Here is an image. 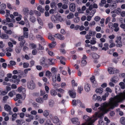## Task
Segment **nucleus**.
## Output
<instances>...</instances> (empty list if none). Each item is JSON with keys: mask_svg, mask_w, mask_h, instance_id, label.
I'll list each match as a JSON object with an SVG mask.
<instances>
[{"mask_svg": "<svg viewBox=\"0 0 125 125\" xmlns=\"http://www.w3.org/2000/svg\"><path fill=\"white\" fill-rule=\"evenodd\" d=\"M125 100V90L122 93H119L113 98L111 97L109 99L108 102H104L102 103L101 107L98 108L99 111L96 112L94 115L90 117L85 115L83 116V119L86 121L85 125H94L93 123L97 120V117L102 118L104 115L111 109H113L118 105V103Z\"/></svg>", "mask_w": 125, "mask_h": 125, "instance_id": "nucleus-1", "label": "nucleus"}, {"mask_svg": "<svg viewBox=\"0 0 125 125\" xmlns=\"http://www.w3.org/2000/svg\"><path fill=\"white\" fill-rule=\"evenodd\" d=\"M92 57L94 59V62L95 63H97L98 62V59L100 57L99 55L97 53H93L92 54Z\"/></svg>", "mask_w": 125, "mask_h": 125, "instance_id": "nucleus-2", "label": "nucleus"}, {"mask_svg": "<svg viewBox=\"0 0 125 125\" xmlns=\"http://www.w3.org/2000/svg\"><path fill=\"white\" fill-rule=\"evenodd\" d=\"M28 87L31 89H32L35 87V85L34 82L32 81H30L27 84Z\"/></svg>", "mask_w": 125, "mask_h": 125, "instance_id": "nucleus-3", "label": "nucleus"}, {"mask_svg": "<svg viewBox=\"0 0 125 125\" xmlns=\"http://www.w3.org/2000/svg\"><path fill=\"white\" fill-rule=\"evenodd\" d=\"M53 36L55 38L61 40H63L65 38L63 35L59 33L55 34L53 35Z\"/></svg>", "mask_w": 125, "mask_h": 125, "instance_id": "nucleus-4", "label": "nucleus"}, {"mask_svg": "<svg viewBox=\"0 0 125 125\" xmlns=\"http://www.w3.org/2000/svg\"><path fill=\"white\" fill-rule=\"evenodd\" d=\"M108 71L110 74H113L118 72V71L115 68L111 67L108 68Z\"/></svg>", "mask_w": 125, "mask_h": 125, "instance_id": "nucleus-5", "label": "nucleus"}, {"mask_svg": "<svg viewBox=\"0 0 125 125\" xmlns=\"http://www.w3.org/2000/svg\"><path fill=\"white\" fill-rule=\"evenodd\" d=\"M69 94L71 97L74 98L75 97L76 94L74 90H70L68 92Z\"/></svg>", "mask_w": 125, "mask_h": 125, "instance_id": "nucleus-6", "label": "nucleus"}, {"mask_svg": "<svg viewBox=\"0 0 125 125\" xmlns=\"http://www.w3.org/2000/svg\"><path fill=\"white\" fill-rule=\"evenodd\" d=\"M93 100L94 101H95L97 100L100 101L101 100V97L99 96H97L96 94H94L92 97Z\"/></svg>", "mask_w": 125, "mask_h": 125, "instance_id": "nucleus-7", "label": "nucleus"}, {"mask_svg": "<svg viewBox=\"0 0 125 125\" xmlns=\"http://www.w3.org/2000/svg\"><path fill=\"white\" fill-rule=\"evenodd\" d=\"M76 6L75 4L73 3L70 4L69 5V9L72 12L74 11L75 10Z\"/></svg>", "mask_w": 125, "mask_h": 125, "instance_id": "nucleus-8", "label": "nucleus"}, {"mask_svg": "<svg viewBox=\"0 0 125 125\" xmlns=\"http://www.w3.org/2000/svg\"><path fill=\"white\" fill-rule=\"evenodd\" d=\"M23 14L25 16L27 15L29 13V10L28 8L24 7L22 9V11Z\"/></svg>", "mask_w": 125, "mask_h": 125, "instance_id": "nucleus-9", "label": "nucleus"}, {"mask_svg": "<svg viewBox=\"0 0 125 125\" xmlns=\"http://www.w3.org/2000/svg\"><path fill=\"white\" fill-rule=\"evenodd\" d=\"M90 79L91 82L93 83V87H95L97 85V84L96 83V81L95 80L94 76H92L90 78Z\"/></svg>", "mask_w": 125, "mask_h": 125, "instance_id": "nucleus-10", "label": "nucleus"}, {"mask_svg": "<svg viewBox=\"0 0 125 125\" xmlns=\"http://www.w3.org/2000/svg\"><path fill=\"white\" fill-rule=\"evenodd\" d=\"M109 95V93L108 92H106L105 93L104 95L101 97V100H100V101H101L102 100L104 101H105L106 100V98L108 97Z\"/></svg>", "mask_w": 125, "mask_h": 125, "instance_id": "nucleus-11", "label": "nucleus"}, {"mask_svg": "<svg viewBox=\"0 0 125 125\" xmlns=\"http://www.w3.org/2000/svg\"><path fill=\"white\" fill-rule=\"evenodd\" d=\"M24 98H23L21 95L20 94H18L16 95V98H14V100L16 101L18 100V99H21L22 100H23L25 97V95H24Z\"/></svg>", "mask_w": 125, "mask_h": 125, "instance_id": "nucleus-12", "label": "nucleus"}, {"mask_svg": "<svg viewBox=\"0 0 125 125\" xmlns=\"http://www.w3.org/2000/svg\"><path fill=\"white\" fill-rule=\"evenodd\" d=\"M56 19L57 20V23L58 22V21L62 22L63 21V18L59 13H57L56 14Z\"/></svg>", "mask_w": 125, "mask_h": 125, "instance_id": "nucleus-13", "label": "nucleus"}, {"mask_svg": "<svg viewBox=\"0 0 125 125\" xmlns=\"http://www.w3.org/2000/svg\"><path fill=\"white\" fill-rule=\"evenodd\" d=\"M95 10H96L95 9H93V12H92V13H90V15L92 16H87V21H89L91 20L92 17L93 16L95 12Z\"/></svg>", "mask_w": 125, "mask_h": 125, "instance_id": "nucleus-14", "label": "nucleus"}, {"mask_svg": "<svg viewBox=\"0 0 125 125\" xmlns=\"http://www.w3.org/2000/svg\"><path fill=\"white\" fill-rule=\"evenodd\" d=\"M53 121L54 123L57 124V125H59L60 124V123L58 118L56 116H55L53 118Z\"/></svg>", "mask_w": 125, "mask_h": 125, "instance_id": "nucleus-15", "label": "nucleus"}, {"mask_svg": "<svg viewBox=\"0 0 125 125\" xmlns=\"http://www.w3.org/2000/svg\"><path fill=\"white\" fill-rule=\"evenodd\" d=\"M100 106V104L99 103H95L94 105L93 104L92 105V108L93 110L94 111H97V108L99 107Z\"/></svg>", "mask_w": 125, "mask_h": 125, "instance_id": "nucleus-16", "label": "nucleus"}, {"mask_svg": "<svg viewBox=\"0 0 125 125\" xmlns=\"http://www.w3.org/2000/svg\"><path fill=\"white\" fill-rule=\"evenodd\" d=\"M124 1V0H116L115 2V1H113L112 2V3L114 4V5H111V6L113 7L114 8H115L116 7V5L115 3V2L118 3L119 2L121 3L123 2Z\"/></svg>", "mask_w": 125, "mask_h": 125, "instance_id": "nucleus-17", "label": "nucleus"}, {"mask_svg": "<svg viewBox=\"0 0 125 125\" xmlns=\"http://www.w3.org/2000/svg\"><path fill=\"white\" fill-rule=\"evenodd\" d=\"M56 45V43L55 41H53L51 43H50L48 45V46L50 48H54Z\"/></svg>", "mask_w": 125, "mask_h": 125, "instance_id": "nucleus-18", "label": "nucleus"}, {"mask_svg": "<svg viewBox=\"0 0 125 125\" xmlns=\"http://www.w3.org/2000/svg\"><path fill=\"white\" fill-rule=\"evenodd\" d=\"M40 64L41 65L43 66H45L46 64L45 62V59L44 58H41L40 61Z\"/></svg>", "mask_w": 125, "mask_h": 125, "instance_id": "nucleus-19", "label": "nucleus"}, {"mask_svg": "<svg viewBox=\"0 0 125 125\" xmlns=\"http://www.w3.org/2000/svg\"><path fill=\"white\" fill-rule=\"evenodd\" d=\"M77 104L79 105L81 107L83 108H84L85 107L84 104L82 103L79 100H77Z\"/></svg>", "mask_w": 125, "mask_h": 125, "instance_id": "nucleus-20", "label": "nucleus"}, {"mask_svg": "<svg viewBox=\"0 0 125 125\" xmlns=\"http://www.w3.org/2000/svg\"><path fill=\"white\" fill-rule=\"evenodd\" d=\"M113 27L115 28L114 31L116 32L118 31L119 30V28L118 27V24L117 23H114Z\"/></svg>", "mask_w": 125, "mask_h": 125, "instance_id": "nucleus-21", "label": "nucleus"}, {"mask_svg": "<svg viewBox=\"0 0 125 125\" xmlns=\"http://www.w3.org/2000/svg\"><path fill=\"white\" fill-rule=\"evenodd\" d=\"M51 20L53 22L57 23L56 15V16L54 15H52L51 17Z\"/></svg>", "mask_w": 125, "mask_h": 125, "instance_id": "nucleus-22", "label": "nucleus"}, {"mask_svg": "<svg viewBox=\"0 0 125 125\" xmlns=\"http://www.w3.org/2000/svg\"><path fill=\"white\" fill-rule=\"evenodd\" d=\"M50 93L51 95L53 96H55L57 94V93L56 91L53 89H52L51 90Z\"/></svg>", "mask_w": 125, "mask_h": 125, "instance_id": "nucleus-23", "label": "nucleus"}, {"mask_svg": "<svg viewBox=\"0 0 125 125\" xmlns=\"http://www.w3.org/2000/svg\"><path fill=\"white\" fill-rule=\"evenodd\" d=\"M90 85L88 84H86L84 86V89L85 91L87 92L89 91L90 90Z\"/></svg>", "mask_w": 125, "mask_h": 125, "instance_id": "nucleus-24", "label": "nucleus"}, {"mask_svg": "<svg viewBox=\"0 0 125 125\" xmlns=\"http://www.w3.org/2000/svg\"><path fill=\"white\" fill-rule=\"evenodd\" d=\"M36 101L38 103L42 104L43 102V99L41 97H39L37 98L36 99Z\"/></svg>", "mask_w": 125, "mask_h": 125, "instance_id": "nucleus-25", "label": "nucleus"}, {"mask_svg": "<svg viewBox=\"0 0 125 125\" xmlns=\"http://www.w3.org/2000/svg\"><path fill=\"white\" fill-rule=\"evenodd\" d=\"M54 25L52 22H49L48 23L47 27L49 29H52Z\"/></svg>", "mask_w": 125, "mask_h": 125, "instance_id": "nucleus-26", "label": "nucleus"}, {"mask_svg": "<svg viewBox=\"0 0 125 125\" xmlns=\"http://www.w3.org/2000/svg\"><path fill=\"white\" fill-rule=\"evenodd\" d=\"M0 37L2 39H7L9 38L8 36L6 34L2 33L0 35Z\"/></svg>", "mask_w": 125, "mask_h": 125, "instance_id": "nucleus-27", "label": "nucleus"}, {"mask_svg": "<svg viewBox=\"0 0 125 125\" xmlns=\"http://www.w3.org/2000/svg\"><path fill=\"white\" fill-rule=\"evenodd\" d=\"M5 110L7 111H9L11 110L10 107L8 104H5L4 106Z\"/></svg>", "mask_w": 125, "mask_h": 125, "instance_id": "nucleus-28", "label": "nucleus"}, {"mask_svg": "<svg viewBox=\"0 0 125 125\" xmlns=\"http://www.w3.org/2000/svg\"><path fill=\"white\" fill-rule=\"evenodd\" d=\"M37 10L42 13H43L44 11V9L42 8V6L41 5H39L38 6L37 8Z\"/></svg>", "mask_w": 125, "mask_h": 125, "instance_id": "nucleus-29", "label": "nucleus"}, {"mask_svg": "<svg viewBox=\"0 0 125 125\" xmlns=\"http://www.w3.org/2000/svg\"><path fill=\"white\" fill-rule=\"evenodd\" d=\"M43 114L45 117H47L49 115V110H45L43 111Z\"/></svg>", "mask_w": 125, "mask_h": 125, "instance_id": "nucleus-30", "label": "nucleus"}, {"mask_svg": "<svg viewBox=\"0 0 125 125\" xmlns=\"http://www.w3.org/2000/svg\"><path fill=\"white\" fill-rule=\"evenodd\" d=\"M89 34L91 36H95L96 34V32L95 31L89 30Z\"/></svg>", "mask_w": 125, "mask_h": 125, "instance_id": "nucleus-31", "label": "nucleus"}, {"mask_svg": "<svg viewBox=\"0 0 125 125\" xmlns=\"http://www.w3.org/2000/svg\"><path fill=\"white\" fill-rule=\"evenodd\" d=\"M52 73L49 71H47L45 72V75L46 76L50 78L52 75Z\"/></svg>", "mask_w": 125, "mask_h": 125, "instance_id": "nucleus-32", "label": "nucleus"}, {"mask_svg": "<svg viewBox=\"0 0 125 125\" xmlns=\"http://www.w3.org/2000/svg\"><path fill=\"white\" fill-rule=\"evenodd\" d=\"M103 89L101 88H99L96 89L95 92L97 93L101 94L103 92Z\"/></svg>", "mask_w": 125, "mask_h": 125, "instance_id": "nucleus-33", "label": "nucleus"}, {"mask_svg": "<svg viewBox=\"0 0 125 125\" xmlns=\"http://www.w3.org/2000/svg\"><path fill=\"white\" fill-rule=\"evenodd\" d=\"M96 39L95 37H93L91 40H90V44L93 45L95 44L96 43Z\"/></svg>", "mask_w": 125, "mask_h": 125, "instance_id": "nucleus-34", "label": "nucleus"}, {"mask_svg": "<svg viewBox=\"0 0 125 125\" xmlns=\"http://www.w3.org/2000/svg\"><path fill=\"white\" fill-rule=\"evenodd\" d=\"M49 63L51 65H52L56 62V60L53 59H49L48 60Z\"/></svg>", "mask_w": 125, "mask_h": 125, "instance_id": "nucleus-35", "label": "nucleus"}, {"mask_svg": "<svg viewBox=\"0 0 125 125\" xmlns=\"http://www.w3.org/2000/svg\"><path fill=\"white\" fill-rule=\"evenodd\" d=\"M104 47L102 48V50L106 51L108 49L109 45L108 43H105L104 44Z\"/></svg>", "mask_w": 125, "mask_h": 125, "instance_id": "nucleus-36", "label": "nucleus"}, {"mask_svg": "<svg viewBox=\"0 0 125 125\" xmlns=\"http://www.w3.org/2000/svg\"><path fill=\"white\" fill-rule=\"evenodd\" d=\"M31 70V68H29L25 69L24 70V74L23 75V77H25L26 76V74H27L28 73V71H30Z\"/></svg>", "mask_w": 125, "mask_h": 125, "instance_id": "nucleus-37", "label": "nucleus"}, {"mask_svg": "<svg viewBox=\"0 0 125 125\" xmlns=\"http://www.w3.org/2000/svg\"><path fill=\"white\" fill-rule=\"evenodd\" d=\"M87 64V62L86 60H82L81 63V65L82 66H85Z\"/></svg>", "mask_w": 125, "mask_h": 125, "instance_id": "nucleus-38", "label": "nucleus"}, {"mask_svg": "<svg viewBox=\"0 0 125 125\" xmlns=\"http://www.w3.org/2000/svg\"><path fill=\"white\" fill-rule=\"evenodd\" d=\"M106 3V1L105 0H101L99 5L101 7H103Z\"/></svg>", "mask_w": 125, "mask_h": 125, "instance_id": "nucleus-39", "label": "nucleus"}, {"mask_svg": "<svg viewBox=\"0 0 125 125\" xmlns=\"http://www.w3.org/2000/svg\"><path fill=\"white\" fill-rule=\"evenodd\" d=\"M74 16V14L72 13H70L69 15L67 16V18L68 19H70L73 18Z\"/></svg>", "mask_w": 125, "mask_h": 125, "instance_id": "nucleus-40", "label": "nucleus"}, {"mask_svg": "<svg viewBox=\"0 0 125 125\" xmlns=\"http://www.w3.org/2000/svg\"><path fill=\"white\" fill-rule=\"evenodd\" d=\"M15 92L14 90H12L8 94V95L10 97H12L15 94Z\"/></svg>", "mask_w": 125, "mask_h": 125, "instance_id": "nucleus-41", "label": "nucleus"}, {"mask_svg": "<svg viewBox=\"0 0 125 125\" xmlns=\"http://www.w3.org/2000/svg\"><path fill=\"white\" fill-rule=\"evenodd\" d=\"M36 37L38 39L42 40V41L43 42H44L45 41V40L43 39V37L40 35H36Z\"/></svg>", "mask_w": 125, "mask_h": 125, "instance_id": "nucleus-42", "label": "nucleus"}, {"mask_svg": "<svg viewBox=\"0 0 125 125\" xmlns=\"http://www.w3.org/2000/svg\"><path fill=\"white\" fill-rule=\"evenodd\" d=\"M120 122L123 125L125 124V117H122L121 118Z\"/></svg>", "mask_w": 125, "mask_h": 125, "instance_id": "nucleus-43", "label": "nucleus"}, {"mask_svg": "<svg viewBox=\"0 0 125 125\" xmlns=\"http://www.w3.org/2000/svg\"><path fill=\"white\" fill-rule=\"evenodd\" d=\"M52 78L53 81H55L56 80V73L52 74Z\"/></svg>", "mask_w": 125, "mask_h": 125, "instance_id": "nucleus-44", "label": "nucleus"}, {"mask_svg": "<svg viewBox=\"0 0 125 125\" xmlns=\"http://www.w3.org/2000/svg\"><path fill=\"white\" fill-rule=\"evenodd\" d=\"M121 11V9L120 8H117L114 10V12L118 14L120 13Z\"/></svg>", "mask_w": 125, "mask_h": 125, "instance_id": "nucleus-45", "label": "nucleus"}, {"mask_svg": "<svg viewBox=\"0 0 125 125\" xmlns=\"http://www.w3.org/2000/svg\"><path fill=\"white\" fill-rule=\"evenodd\" d=\"M119 84L122 89H124L125 88V84L123 82H121L119 83Z\"/></svg>", "mask_w": 125, "mask_h": 125, "instance_id": "nucleus-46", "label": "nucleus"}, {"mask_svg": "<svg viewBox=\"0 0 125 125\" xmlns=\"http://www.w3.org/2000/svg\"><path fill=\"white\" fill-rule=\"evenodd\" d=\"M116 42L117 43V46L120 47H121L122 46L121 41L118 42L117 41H116Z\"/></svg>", "mask_w": 125, "mask_h": 125, "instance_id": "nucleus-47", "label": "nucleus"}, {"mask_svg": "<svg viewBox=\"0 0 125 125\" xmlns=\"http://www.w3.org/2000/svg\"><path fill=\"white\" fill-rule=\"evenodd\" d=\"M111 80L113 82L116 83L118 81V79L116 78V77H114L112 78Z\"/></svg>", "mask_w": 125, "mask_h": 125, "instance_id": "nucleus-48", "label": "nucleus"}, {"mask_svg": "<svg viewBox=\"0 0 125 125\" xmlns=\"http://www.w3.org/2000/svg\"><path fill=\"white\" fill-rule=\"evenodd\" d=\"M37 19L39 23L41 26H43V22L41 19L40 18L38 17Z\"/></svg>", "mask_w": 125, "mask_h": 125, "instance_id": "nucleus-49", "label": "nucleus"}, {"mask_svg": "<svg viewBox=\"0 0 125 125\" xmlns=\"http://www.w3.org/2000/svg\"><path fill=\"white\" fill-rule=\"evenodd\" d=\"M25 88H23L22 86H21L18 87L17 89L18 91L19 92L21 93V92L22 90H25Z\"/></svg>", "mask_w": 125, "mask_h": 125, "instance_id": "nucleus-50", "label": "nucleus"}, {"mask_svg": "<svg viewBox=\"0 0 125 125\" xmlns=\"http://www.w3.org/2000/svg\"><path fill=\"white\" fill-rule=\"evenodd\" d=\"M21 48L19 47H17L15 49V51L17 53H19L20 52Z\"/></svg>", "mask_w": 125, "mask_h": 125, "instance_id": "nucleus-51", "label": "nucleus"}, {"mask_svg": "<svg viewBox=\"0 0 125 125\" xmlns=\"http://www.w3.org/2000/svg\"><path fill=\"white\" fill-rule=\"evenodd\" d=\"M83 87L82 86H78V91L80 94H81V91L83 90Z\"/></svg>", "mask_w": 125, "mask_h": 125, "instance_id": "nucleus-52", "label": "nucleus"}, {"mask_svg": "<svg viewBox=\"0 0 125 125\" xmlns=\"http://www.w3.org/2000/svg\"><path fill=\"white\" fill-rule=\"evenodd\" d=\"M6 5L5 4L3 3L0 5L1 9H2L4 10L6 8Z\"/></svg>", "mask_w": 125, "mask_h": 125, "instance_id": "nucleus-53", "label": "nucleus"}, {"mask_svg": "<svg viewBox=\"0 0 125 125\" xmlns=\"http://www.w3.org/2000/svg\"><path fill=\"white\" fill-rule=\"evenodd\" d=\"M48 39L52 41H54L55 40V39L54 37H53L52 36L51 34H49L48 36Z\"/></svg>", "mask_w": 125, "mask_h": 125, "instance_id": "nucleus-54", "label": "nucleus"}, {"mask_svg": "<svg viewBox=\"0 0 125 125\" xmlns=\"http://www.w3.org/2000/svg\"><path fill=\"white\" fill-rule=\"evenodd\" d=\"M11 47H8L6 49V50L8 52H12L13 51V49L11 48Z\"/></svg>", "mask_w": 125, "mask_h": 125, "instance_id": "nucleus-55", "label": "nucleus"}, {"mask_svg": "<svg viewBox=\"0 0 125 125\" xmlns=\"http://www.w3.org/2000/svg\"><path fill=\"white\" fill-rule=\"evenodd\" d=\"M30 21L32 22H34L36 20V19L33 16H31L30 18Z\"/></svg>", "mask_w": 125, "mask_h": 125, "instance_id": "nucleus-56", "label": "nucleus"}, {"mask_svg": "<svg viewBox=\"0 0 125 125\" xmlns=\"http://www.w3.org/2000/svg\"><path fill=\"white\" fill-rule=\"evenodd\" d=\"M19 17H16V20L17 21H19L21 20L22 16L21 14H19Z\"/></svg>", "mask_w": 125, "mask_h": 125, "instance_id": "nucleus-57", "label": "nucleus"}, {"mask_svg": "<svg viewBox=\"0 0 125 125\" xmlns=\"http://www.w3.org/2000/svg\"><path fill=\"white\" fill-rule=\"evenodd\" d=\"M20 81V80L19 78H17L13 81L14 83H16V84H18Z\"/></svg>", "mask_w": 125, "mask_h": 125, "instance_id": "nucleus-58", "label": "nucleus"}, {"mask_svg": "<svg viewBox=\"0 0 125 125\" xmlns=\"http://www.w3.org/2000/svg\"><path fill=\"white\" fill-rule=\"evenodd\" d=\"M17 114L16 113H15L13 114L12 115V120L13 121L15 120V119L17 117Z\"/></svg>", "mask_w": 125, "mask_h": 125, "instance_id": "nucleus-59", "label": "nucleus"}, {"mask_svg": "<svg viewBox=\"0 0 125 125\" xmlns=\"http://www.w3.org/2000/svg\"><path fill=\"white\" fill-rule=\"evenodd\" d=\"M5 31L6 33L9 35H11L13 33V32L10 30H8Z\"/></svg>", "mask_w": 125, "mask_h": 125, "instance_id": "nucleus-60", "label": "nucleus"}, {"mask_svg": "<svg viewBox=\"0 0 125 125\" xmlns=\"http://www.w3.org/2000/svg\"><path fill=\"white\" fill-rule=\"evenodd\" d=\"M26 116L27 117H28L31 119V120H33L34 118L33 116L31 114H28L27 115H26Z\"/></svg>", "mask_w": 125, "mask_h": 125, "instance_id": "nucleus-61", "label": "nucleus"}, {"mask_svg": "<svg viewBox=\"0 0 125 125\" xmlns=\"http://www.w3.org/2000/svg\"><path fill=\"white\" fill-rule=\"evenodd\" d=\"M104 122L100 119L98 121V124L97 125H104Z\"/></svg>", "mask_w": 125, "mask_h": 125, "instance_id": "nucleus-62", "label": "nucleus"}, {"mask_svg": "<svg viewBox=\"0 0 125 125\" xmlns=\"http://www.w3.org/2000/svg\"><path fill=\"white\" fill-rule=\"evenodd\" d=\"M51 71L52 73V74L56 73L57 70H56L55 68L52 67L51 69Z\"/></svg>", "mask_w": 125, "mask_h": 125, "instance_id": "nucleus-63", "label": "nucleus"}, {"mask_svg": "<svg viewBox=\"0 0 125 125\" xmlns=\"http://www.w3.org/2000/svg\"><path fill=\"white\" fill-rule=\"evenodd\" d=\"M54 105V103L53 101L52 100L50 101L49 102V105L51 107H53Z\"/></svg>", "mask_w": 125, "mask_h": 125, "instance_id": "nucleus-64", "label": "nucleus"}]
</instances>
